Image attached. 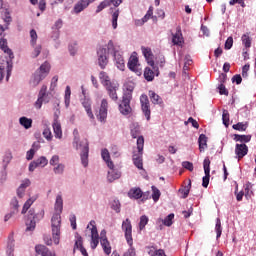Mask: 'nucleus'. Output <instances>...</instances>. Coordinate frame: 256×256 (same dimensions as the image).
I'll list each match as a JSON object with an SVG mask.
<instances>
[{"label":"nucleus","instance_id":"1","mask_svg":"<svg viewBox=\"0 0 256 256\" xmlns=\"http://www.w3.org/2000/svg\"><path fill=\"white\" fill-rule=\"evenodd\" d=\"M73 147L81 149V162L83 167H87V165H89V141L87 139H83L79 142V138L75 137Z\"/></svg>","mask_w":256,"mask_h":256},{"label":"nucleus","instance_id":"2","mask_svg":"<svg viewBox=\"0 0 256 256\" xmlns=\"http://www.w3.org/2000/svg\"><path fill=\"white\" fill-rule=\"evenodd\" d=\"M51 229L54 245H59L61 241V214H53L51 218Z\"/></svg>","mask_w":256,"mask_h":256},{"label":"nucleus","instance_id":"3","mask_svg":"<svg viewBox=\"0 0 256 256\" xmlns=\"http://www.w3.org/2000/svg\"><path fill=\"white\" fill-rule=\"evenodd\" d=\"M51 71V64L49 62H44L39 69L34 73L33 79L31 80V83L34 87H37L47 75H49V72Z\"/></svg>","mask_w":256,"mask_h":256},{"label":"nucleus","instance_id":"4","mask_svg":"<svg viewBox=\"0 0 256 256\" xmlns=\"http://www.w3.org/2000/svg\"><path fill=\"white\" fill-rule=\"evenodd\" d=\"M131 99H133V88L127 89L122 96V102L119 104V111L122 115H129L131 113Z\"/></svg>","mask_w":256,"mask_h":256},{"label":"nucleus","instance_id":"5","mask_svg":"<svg viewBox=\"0 0 256 256\" xmlns=\"http://www.w3.org/2000/svg\"><path fill=\"white\" fill-rule=\"evenodd\" d=\"M143 147H145V138L139 137L137 140L138 152L133 154V163L137 169H143Z\"/></svg>","mask_w":256,"mask_h":256},{"label":"nucleus","instance_id":"6","mask_svg":"<svg viewBox=\"0 0 256 256\" xmlns=\"http://www.w3.org/2000/svg\"><path fill=\"white\" fill-rule=\"evenodd\" d=\"M13 71V65L9 63L8 58H0V83L5 79L9 81V77H11V72Z\"/></svg>","mask_w":256,"mask_h":256},{"label":"nucleus","instance_id":"7","mask_svg":"<svg viewBox=\"0 0 256 256\" xmlns=\"http://www.w3.org/2000/svg\"><path fill=\"white\" fill-rule=\"evenodd\" d=\"M109 111V102L107 99H102L100 103V107L98 110H96L95 115L98 121L100 123H106L107 122V113Z\"/></svg>","mask_w":256,"mask_h":256},{"label":"nucleus","instance_id":"8","mask_svg":"<svg viewBox=\"0 0 256 256\" xmlns=\"http://www.w3.org/2000/svg\"><path fill=\"white\" fill-rule=\"evenodd\" d=\"M122 231H124V237L130 247H133V225L131 220L126 218L122 222Z\"/></svg>","mask_w":256,"mask_h":256},{"label":"nucleus","instance_id":"9","mask_svg":"<svg viewBox=\"0 0 256 256\" xmlns=\"http://www.w3.org/2000/svg\"><path fill=\"white\" fill-rule=\"evenodd\" d=\"M49 101H51V98L49 97V93H47V85H42L34 106L36 109H41V107H43V103H49Z\"/></svg>","mask_w":256,"mask_h":256},{"label":"nucleus","instance_id":"10","mask_svg":"<svg viewBox=\"0 0 256 256\" xmlns=\"http://www.w3.org/2000/svg\"><path fill=\"white\" fill-rule=\"evenodd\" d=\"M87 229L91 231V249H97V245H99V232H97V226L95 225V220L90 221Z\"/></svg>","mask_w":256,"mask_h":256},{"label":"nucleus","instance_id":"11","mask_svg":"<svg viewBox=\"0 0 256 256\" xmlns=\"http://www.w3.org/2000/svg\"><path fill=\"white\" fill-rule=\"evenodd\" d=\"M142 53L150 67L156 71V77H159V67L155 65V61L153 60V52L151 51V48L149 47H142L141 48Z\"/></svg>","mask_w":256,"mask_h":256},{"label":"nucleus","instance_id":"12","mask_svg":"<svg viewBox=\"0 0 256 256\" xmlns=\"http://www.w3.org/2000/svg\"><path fill=\"white\" fill-rule=\"evenodd\" d=\"M141 110L144 113L147 121L151 119V103L149 102V97L146 94L140 96Z\"/></svg>","mask_w":256,"mask_h":256},{"label":"nucleus","instance_id":"13","mask_svg":"<svg viewBox=\"0 0 256 256\" xmlns=\"http://www.w3.org/2000/svg\"><path fill=\"white\" fill-rule=\"evenodd\" d=\"M205 176L202 178V187L207 189L209 187V179L211 178V160L205 158L203 161Z\"/></svg>","mask_w":256,"mask_h":256},{"label":"nucleus","instance_id":"14","mask_svg":"<svg viewBox=\"0 0 256 256\" xmlns=\"http://www.w3.org/2000/svg\"><path fill=\"white\" fill-rule=\"evenodd\" d=\"M97 55H98V65L100 69H105L107 65H109V57H107V49L100 48L97 51Z\"/></svg>","mask_w":256,"mask_h":256},{"label":"nucleus","instance_id":"15","mask_svg":"<svg viewBox=\"0 0 256 256\" xmlns=\"http://www.w3.org/2000/svg\"><path fill=\"white\" fill-rule=\"evenodd\" d=\"M140 66L141 65L139 64V58L137 57V54L133 52L128 60V68L130 69V71L141 75V70L139 69Z\"/></svg>","mask_w":256,"mask_h":256},{"label":"nucleus","instance_id":"16","mask_svg":"<svg viewBox=\"0 0 256 256\" xmlns=\"http://www.w3.org/2000/svg\"><path fill=\"white\" fill-rule=\"evenodd\" d=\"M106 88V91L110 97V99H112V101H118L119 100V96H117V89H119V85L115 82H110L109 84H106V86H104Z\"/></svg>","mask_w":256,"mask_h":256},{"label":"nucleus","instance_id":"17","mask_svg":"<svg viewBox=\"0 0 256 256\" xmlns=\"http://www.w3.org/2000/svg\"><path fill=\"white\" fill-rule=\"evenodd\" d=\"M100 245L103 248V251L106 255H111V244L109 243V240L107 239V232L105 230H102L100 233Z\"/></svg>","mask_w":256,"mask_h":256},{"label":"nucleus","instance_id":"18","mask_svg":"<svg viewBox=\"0 0 256 256\" xmlns=\"http://www.w3.org/2000/svg\"><path fill=\"white\" fill-rule=\"evenodd\" d=\"M249 153V147L246 144H236L235 146V155L238 161H241L245 155Z\"/></svg>","mask_w":256,"mask_h":256},{"label":"nucleus","instance_id":"19","mask_svg":"<svg viewBox=\"0 0 256 256\" xmlns=\"http://www.w3.org/2000/svg\"><path fill=\"white\" fill-rule=\"evenodd\" d=\"M49 160L45 156H41L37 160H34L29 165V171L33 172L37 167H46L48 165Z\"/></svg>","mask_w":256,"mask_h":256},{"label":"nucleus","instance_id":"20","mask_svg":"<svg viewBox=\"0 0 256 256\" xmlns=\"http://www.w3.org/2000/svg\"><path fill=\"white\" fill-rule=\"evenodd\" d=\"M35 251H36L37 255H41V256H56L55 254L51 253V250H49V248H47V246H45L43 244L36 245Z\"/></svg>","mask_w":256,"mask_h":256},{"label":"nucleus","instance_id":"21","mask_svg":"<svg viewBox=\"0 0 256 256\" xmlns=\"http://www.w3.org/2000/svg\"><path fill=\"white\" fill-rule=\"evenodd\" d=\"M5 4L3 3V0H0V9H2V19L3 21L9 25L13 19L11 18V14L9 13V10L4 6Z\"/></svg>","mask_w":256,"mask_h":256},{"label":"nucleus","instance_id":"22","mask_svg":"<svg viewBox=\"0 0 256 256\" xmlns=\"http://www.w3.org/2000/svg\"><path fill=\"white\" fill-rule=\"evenodd\" d=\"M173 45H178L181 47L183 45V33H181V28L178 27L175 34H172Z\"/></svg>","mask_w":256,"mask_h":256},{"label":"nucleus","instance_id":"23","mask_svg":"<svg viewBox=\"0 0 256 256\" xmlns=\"http://www.w3.org/2000/svg\"><path fill=\"white\" fill-rule=\"evenodd\" d=\"M129 199H141L143 197V191L139 187L131 188L128 191Z\"/></svg>","mask_w":256,"mask_h":256},{"label":"nucleus","instance_id":"24","mask_svg":"<svg viewBox=\"0 0 256 256\" xmlns=\"http://www.w3.org/2000/svg\"><path fill=\"white\" fill-rule=\"evenodd\" d=\"M53 131L55 134L56 139H62L63 138V130L61 129V123L59 122V120L55 119L53 124Z\"/></svg>","mask_w":256,"mask_h":256},{"label":"nucleus","instance_id":"25","mask_svg":"<svg viewBox=\"0 0 256 256\" xmlns=\"http://www.w3.org/2000/svg\"><path fill=\"white\" fill-rule=\"evenodd\" d=\"M75 249H78L83 256H89V254L87 253V250L85 249V247H83V237L81 236H78L77 240L75 241L74 251Z\"/></svg>","mask_w":256,"mask_h":256},{"label":"nucleus","instance_id":"26","mask_svg":"<svg viewBox=\"0 0 256 256\" xmlns=\"http://www.w3.org/2000/svg\"><path fill=\"white\" fill-rule=\"evenodd\" d=\"M149 98L151 103H153V105H163V98H161V96H159L157 93H155V91L150 90L148 92Z\"/></svg>","mask_w":256,"mask_h":256},{"label":"nucleus","instance_id":"27","mask_svg":"<svg viewBox=\"0 0 256 256\" xmlns=\"http://www.w3.org/2000/svg\"><path fill=\"white\" fill-rule=\"evenodd\" d=\"M101 157L103 161H105L109 169H113L115 167L113 161H111V155L109 154V150H107L106 148L103 149L101 152Z\"/></svg>","mask_w":256,"mask_h":256},{"label":"nucleus","instance_id":"28","mask_svg":"<svg viewBox=\"0 0 256 256\" xmlns=\"http://www.w3.org/2000/svg\"><path fill=\"white\" fill-rule=\"evenodd\" d=\"M114 61L116 62V66L120 71H125V59L123 56L119 54V52H115Z\"/></svg>","mask_w":256,"mask_h":256},{"label":"nucleus","instance_id":"29","mask_svg":"<svg viewBox=\"0 0 256 256\" xmlns=\"http://www.w3.org/2000/svg\"><path fill=\"white\" fill-rule=\"evenodd\" d=\"M155 75H157V71H155V69L150 67H146L144 69V79L146 81H153V79H155Z\"/></svg>","mask_w":256,"mask_h":256},{"label":"nucleus","instance_id":"30","mask_svg":"<svg viewBox=\"0 0 256 256\" xmlns=\"http://www.w3.org/2000/svg\"><path fill=\"white\" fill-rule=\"evenodd\" d=\"M82 105L88 115V117L92 120H95V115L93 114V110L91 109V101L89 100H84L82 102Z\"/></svg>","mask_w":256,"mask_h":256},{"label":"nucleus","instance_id":"31","mask_svg":"<svg viewBox=\"0 0 256 256\" xmlns=\"http://www.w3.org/2000/svg\"><path fill=\"white\" fill-rule=\"evenodd\" d=\"M0 49L9 55L10 59H13V51L7 47V39H0Z\"/></svg>","mask_w":256,"mask_h":256},{"label":"nucleus","instance_id":"32","mask_svg":"<svg viewBox=\"0 0 256 256\" xmlns=\"http://www.w3.org/2000/svg\"><path fill=\"white\" fill-rule=\"evenodd\" d=\"M55 213H59L61 215V213H63V198L61 197V195H58L56 197V202H55Z\"/></svg>","mask_w":256,"mask_h":256},{"label":"nucleus","instance_id":"33","mask_svg":"<svg viewBox=\"0 0 256 256\" xmlns=\"http://www.w3.org/2000/svg\"><path fill=\"white\" fill-rule=\"evenodd\" d=\"M19 123L20 125H22V127H24V129H31V127L33 126V120L25 116L19 119Z\"/></svg>","mask_w":256,"mask_h":256},{"label":"nucleus","instance_id":"34","mask_svg":"<svg viewBox=\"0 0 256 256\" xmlns=\"http://www.w3.org/2000/svg\"><path fill=\"white\" fill-rule=\"evenodd\" d=\"M121 177V172L111 169V171L108 172L107 179L109 183H113V181H116V179H119Z\"/></svg>","mask_w":256,"mask_h":256},{"label":"nucleus","instance_id":"35","mask_svg":"<svg viewBox=\"0 0 256 256\" xmlns=\"http://www.w3.org/2000/svg\"><path fill=\"white\" fill-rule=\"evenodd\" d=\"M99 79H100L102 85H104V87H105L106 85H109V83H112V82H111V78H109V75H108L107 72H105V71H101V72L99 73Z\"/></svg>","mask_w":256,"mask_h":256},{"label":"nucleus","instance_id":"36","mask_svg":"<svg viewBox=\"0 0 256 256\" xmlns=\"http://www.w3.org/2000/svg\"><path fill=\"white\" fill-rule=\"evenodd\" d=\"M234 141H239L240 143L245 145V143H249V141H251V135L235 134L234 135Z\"/></svg>","mask_w":256,"mask_h":256},{"label":"nucleus","instance_id":"37","mask_svg":"<svg viewBox=\"0 0 256 256\" xmlns=\"http://www.w3.org/2000/svg\"><path fill=\"white\" fill-rule=\"evenodd\" d=\"M199 150L205 151V147H207V136L205 134H201L198 138Z\"/></svg>","mask_w":256,"mask_h":256},{"label":"nucleus","instance_id":"38","mask_svg":"<svg viewBox=\"0 0 256 256\" xmlns=\"http://www.w3.org/2000/svg\"><path fill=\"white\" fill-rule=\"evenodd\" d=\"M247 127H249L248 122H238L232 126V129L235 131H247Z\"/></svg>","mask_w":256,"mask_h":256},{"label":"nucleus","instance_id":"39","mask_svg":"<svg viewBox=\"0 0 256 256\" xmlns=\"http://www.w3.org/2000/svg\"><path fill=\"white\" fill-rule=\"evenodd\" d=\"M36 198H29L23 205L22 208V215H25V213H27V211H29V209H31V205H33V203H35Z\"/></svg>","mask_w":256,"mask_h":256},{"label":"nucleus","instance_id":"40","mask_svg":"<svg viewBox=\"0 0 256 256\" xmlns=\"http://www.w3.org/2000/svg\"><path fill=\"white\" fill-rule=\"evenodd\" d=\"M11 211L17 215L19 213V200L17 198H12L10 202Z\"/></svg>","mask_w":256,"mask_h":256},{"label":"nucleus","instance_id":"41","mask_svg":"<svg viewBox=\"0 0 256 256\" xmlns=\"http://www.w3.org/2000/svg\"><path fill=\"white\" fill-rule=\"evenodd\" d=\"M215 231H216V239H219L223 233V227H221V219L217 218L216 219V226H215Z\"/></svg>","mask_w":256,"mask_h":256},{"label":"nucleus","instance_id":"42","mask_svg":"<svg viewBox=\"0 0 256 256\" xmlns=\"http://www.w3.org/2000/svg\"><path fill=\"white\" fill-rule=\"evenodd\" d=\"M160 197H161V191H159L157 189V187L152 186V199H153L154 203H157V201H159Z\"/></svg>","mask_w":256,"mask_h":256},{"label":"nucleus","instance_id":"43","mask_svg":"<svg viewBox=\"0 0 256 256\" xmlns=\"http://www.w3.org/2000/svg\"><path fill=\"white\" fill-rule=\"evenodd\" d=\"M109 6H111L109 0H104V1H102V2L98 5V7H97V9H96V13H101V11H103V9H107V7H109Z\"/></svg>","mask_w":256,"mask_h":256},{"label":"nucleus","instance_id":"44","mask_svg":"<svg viewBox=\"0 0 256 256\" xmlns=\"http://www.w3.org/2000/svg\"><path fill=\"white\" fill-rule=\"evenodd\" d=\"M173 219H175V214H169L164 220L163 223L166 227H171L173 225Z\"/></svg>","mask_w":256,"mask_h":256},{"label":"nucleus","instance_id":"45","mask_svg":"<svg viewBox=\"0 0 256 256\" xmlns=\"http://www.w3.org/2000/svg\"><path fill=\"white\" fill-rule=\"evenodd\" d=\"M242 43L246 47V49H249V47H251V37H249V34L242 35Z\"/></svg>","mask_w":256,"mask_h":256},{"label":"nucleus","instance_id":"46","mask_svg":"<svg viewBox=\"0 0 256 256\" xmlns=\"http://www.w3.org/2000/svg\"><path fill=\"white\" fill-rule=\"evenodd\" d=\"M149 223V218L145 215L140 217V222H139V229L140 231H143L145 229V226Z\"/></svg>","mask_w":256,"mask_h":256},{"label":"nucleus","instance_id":"47","mask_svg":"<svg viewBox=\"0 0 256 256\" xmlns=\"http://www.w3.org/2000/svg\"><path fill=\"white\" fill-rule=\"evenodd\" d=\"M107 52L108 53H113V55H115V53H119V51H117V48L115 47V44L113 43V40H110L107 44Z\"/></svg>","mask_w":256,"mask_h":256},{"label":"nucleus","instance_id":"48","mask_svg":"<svg viewBox=\"0 0 256 256\" xmlns=\"http://www.w3.org/2000/svg\"><path fill=\"white\" fill-rule=\"evenodd\" d=\"M42 135L47 141H51L53 139V134L51 133V128L49 127L44 128Z\"/></svg>","mask_w":256,"mask_h":256},{"label":"nucleus","instance_id":"49","mask_svg":"<svg viewBox=\"0 0 256 256\" xmlns=\"http://www.w3.org/2000/svg\"><path fill=\"white\" fill-rule=\"evenodd\" d=\"M111 209L117 213H121V202H119V200H113L111 202Z\"/></svg>","mask_w":256,"mask_h":256},{"label":"nucleus","instance_id":"50","mask_svg":"<svg viewBox=\"0 0 256 256\" xmlns=\"http://www.w3.org/2000/svg\"><path fill=\"white\" fill-rule=\"evenodd\" d=\"M131 135L133 139H139V137H143L141 136V130L139 129V126H136L131 129Z\"/></svg>","mask_w":256,"mask_h":256},{"label":"nucleus","instance_id":"51","mask_svg":"<svg viewBox=\"0 0 256 256\" xmlns=\"http://www.w3.org/2000/svg\"><path fill=\"white\" fill-rule=\"evenodd\" d=\"M30 37H31L30 43H31L32 47H35V45L37 43V37H38L37 36V31H35V29H32L30 31Z\"/></svg>","mask_w":256,"mask_h":256},{"label":"nucleus","instance_id":"52","mask_svg":"<svg viewBox=\"0 0 256 256\" xmlns=\"http://www.w3.org/2000/svg\"><path fill=\"white\" fill-rule=\"evenodd\" d=\"M119 19V9H117L113 14H112V27L113 29L117 28V20Z\"/></svg>","mask_w":256,"mask_h":256},{"label":"nucleus","instance_id":"53","mask_svg":"<svg viewBox=\"0 0 256 256\" xmlns=\"http://www.w3.org/2000/svg\"><path fill=\"white\" fill-rule=\"evenodd\" d=\"M222 120L225 127H229V111L223 110Z\"/></svg>","mask_w":256,"mask_h":256},{"label":"nucleus","instance_id":"54","mask_svg":"<svg viewBox=\"0 0 256 256\" xmlns=\"http://www.w3.org/2000/svg\"><path fill=\"white\" fill-rule=\"evenodd\" d=\"M65 171V165L58 164L56 167H54V173L56 175H63V172Z\"/></svg>","mask_w":256,"mask_h":256},{"label":"nucleus","instance_id":"55","mask_svg":"<svg viewBox=\"0 0 256 256\" xmlns=\"http://www.w3.org/2000/svg\"><path fill=\"white\" fill-rule=\"evenodd\" d=\"M86 7L82 4L81 1L75 4L74 6V12L75 13H81V11H84Z\"/></svg>","mask_w":256,"mask_h":256},{"label":"nucleus","instance_id":"56","mask_svg":"<svg viewBox=\"0 0 256 256\" xmlns=\"http://www.w3.org/2000/svg\"><path fill=\"white\" fill-rule=\"evenodd\" d=\"M43 241L48 247H51V245H53V238H51V235L45 234L43 236Z\"/></svg>","mask_w":256,"mask_h":256},{"label":"nucleus","instance_id":"57","mask_svg":"<svg viewBox=\"0 0 256 256\" xmlns=\"http://www.w3.org/2000/svg\"><path fill=\"white\" fill-rule=\"evenodd\" d=\"M71 99V87L67 86L65 90V103L69 105V101Z\"/></svg>","mask_w":256,"mask_h":256},{"label":"nucleus","instance_id":"58","mask_svg":"<svg viewBox=\"0 0 256 256\" xmlns=\"http://www.w3.org/2000/svg\"><path fill=\"white\" fill-rule=\"evenodd\" d=\"M218 90H219L220 95H229V91L227 90V88H225V84H223V83H221L218 86Z\"/></svg>","mask_w":256,"mask_h":256},{"label":"nucleus","instance_id":"59","mask_svg":"<svg viewBox=\"0 0 256 256\" xmlns=\"http://www.w3.org/2000/svg\"><path fill=\"white\" fill-rule=\"evenodd\" d=\"M59 81V76H54L52 78L51 84H50V91H55V87H57V82Z\"/></svg>","mask_w":256,"mask_h":256},{"label":"nucleus","instance_id":"60","mask_svg":"<svg viewBox=\"0 0 256 256\" xmlns=\"http://www.w3.org/2000/svg\"><path fill=\"white\" fill-rule=\"evenodd\" d=\"M251 189H253V184L251 182H247L245 185L246 195H253V191H251Z\"/></svg>","mask_w":256,"mask_h":256},{"label":"nucleus","instance_id":"61","mask_svg":"<svg viewBox=\"0 0 256 256\" xmlns=\"http://www.w3.org/2000/svg\"><path fill=\"white\" fill-rule=\"evenodd\" d=\"M182 167H184V169H187L188 171H193V169H194L193 163H191L189 161L182 162Z\"/></svg>","mask_w":256,"mask_h":256},{"label":"nucleus","instance_id":"62","mask_svg":"<svg viewBox=\"0 0 256 256\" xmlns=\"http://www.w3.org/2000/svg\"><path fill=\"white\" fill-rule=\"evenodd\" d=\"M35 157V149L31 148L29 151L26 153V159L27 161H31Z\"/></svg>","mask_w":256,"mask_h":256},{"label":"nucleus","instance_id":"63","mask_svg":"<svg viewBox=\"0 0 256 256\" xmlns=\"http://www.w3.org/2000/svg\"><path fill=\"white\" fill-rule=\"evenodd\" d=\"M233 47V37H228L225 42V49L229 50Z\"/></svg>","mask_w":256,"mask_h":256},{"label":"nucleus","instance_id":"64","mask_svg":"<svg viewBox=\"0 0 256 256\" xmlns=\"http://www.w3.org/2000/svg\"><path fill=\"white\" fill-rule=\"evenodd\" d=\"M41 45H38L34 48V52L32 53V57H39L41 55Z\"/></svg>","mask_w":256,"mask_h":256}]
</instances>
